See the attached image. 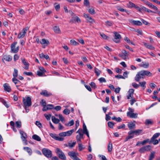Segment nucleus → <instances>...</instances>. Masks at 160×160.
<instances>
[{
	"instance_id": "13",
	"label": "nucleus",
	"mask_w": 160,
	"mask_h": 160,
	"mask_svg": "<svg viewBox=\"0 0 160 160\" xmlns=\"http://www.w3.org/2000/svg\"><path fill=\"white\" fill-rule=\"evenodd\" d=\"M17 44V42H14L12 43L11 45V49L12 51L14 53L17 52L19 49V47L15 48V45Z\"/></svg>"
},
{
	"instance_id": "25",
	"label": "nucleus",
	"mask_w": 160,
	"mask_h": 160,
	"mask_svg": "<svg viewBox=\"0 0 160 160\" xmlns=\"http://www.w3.org/2000/svg\"><path fill=\"white\" fill-rule=\"evenodd\" d=\"M23 149L24 150H26L30 155H31L32 154V150L29 147H24L23 148Z\"/></svg>"
},
{
	"instance_id": "20",
	"label": "nucleus",
	"mask_w": 160,
	"mask_h": 160,
	"mask_svg": "<svg viewBox=\"0 0 160 160\" xmlns=\"http://www.w3.org/2000/svg\"><path fill=\"white\" fill-rule=\"evenodd\" d=\"M143 44L144 46L147 48L151 50H153L155 49V48L151 45L148 44L147 43L143 42Z\"/></svg>"
},
{
	"instance_id": "37",
	"label": "nucleus",
	"mask_w": 160,
	"mask_h": 160,
	"mask_svg": "<svg viewBox=\"0 0 160 160\" xmlns=\"http://www.w3.org/2000/svg\"><path fill=\"white\" fill-rule=\"evenodd\" d=\"M12 81L15 83V84H20L21 83V82L18 80L16 78H13L12 79Z\"/></svg>"
},
{
	"instance_id": "46",
	"label": "nucleus",
	"mask_w": 160,
	"mask_h": 160,
	"mask_svg": "<svg viewBox=\"0 0 160 160\" xmlns=\"http://www.w3.org/2000/svg\"><path fill=\"white\" fill-rule=\"evenodd\" d=\"M78 150L79 151H81L85 148L81 143H79L78 144Z\"/></svg>"
},
{
	"instance_id": "58",
	"label": "nucleus",
	"mask_w": 160,
	"mask_h": 160,
	"mask_svg": "<svg viewBox=\"0 0 160 160\" xmlns=\"http://www.w3.org/2000/svg\"><path fill=\"white\" fill-rule=\"evenodd\" d=\"M126 127L125 125V124H122L120 126H118L117 127L118 129H124Z\"/></svg>"
},
{
	"instance_id": "53",
	"label": "nucleus",
	"mask_w": 160,
	"mask_h": 160,
	"mask_svg": "<svg viewBox=\"0 0 160 160\" xmlns=\"http://www.w3.org/2000/svg\"><path fill=\"white\" fill-rule=\"evenodd\" d=\"M50 136L53 139L56 140L58 136L56 134L54 133H50Z\"/></svg>"
},
{
	"instance_id": "49",
	"label": "nucleus",
	"mask_w": 160,
	"mask_h": 160,
	"mask_svg": "<svg viewBox=\"0 0 160 160\" xmlns=\"http://www.w3.org/2000/svg\"><path fill=\"white\" fill-rule=\"evenodd\" d=\"M117 9L119 11L122 12H124L125 11V9L122 8L121 7L119 6H118L116 7Z\"/></svg>"
},
{
	"instance_id": "18",
	"label": "nucleus",
	"mask_w": 160,
	"mask_h": 160,
	"mask_svg": "<svg viewBox=\"0 0 160 160\" xmlns=\"http://www.w3.org/2000/svg\"><path fill=\"white\" fill-rule=\"evenodd\" d=\"M128 126L129 130H132V129L135 128L136 124L132 122H129L128 123Z\"/></svg>"
},
{
	"instance_id": "10",
	"label": "nucleus",
	"mask_w": 160,
	"mask_h": 160,
	"mask_svg": "<svg viewBox=\"0 0 160 160\" xmlns=\"http://www.w3.org/2000/svg\"><path fill=\"white\" fill-rule=\"evenodd\" d=\"M151 146L150 145L144 146L139 149V152L141 153H144L146 151H150L151 149Z\"/></svg>"
},
{
	"instance_id": "34",
	"label": "nucleus",
	"mask_w": 160,
	"mask_h": 160,
	"mask_svg": "<svg viewBox=\"0 0 160 160\" xmlns=\"http://www.w3.org/2000/svg\"><path fill=\"white\" fill-rule=\"evenodd\" d=\"M54 32L57 33H59L60 32V30L59 27L55 26L53 28Z\"/></svg>"
},
{
	"instance_id": "41",
	"label": "nucleus",
	"mask_w": 160,
	"mask_h": 160,
	"mask_svg": "<svg viewBox=\"0 0 160 160\" xmlns=\"http://www.w3.org/2000/svg\"><path fill=\"white\" fill-rule=\"evenodd\" d=\"M108 125L110 128H113L114 125V123L113 122H112L109 121L108 122Z\"/></svg>"
},
{
	"instance_id": "29",
	"label": "nucleus",
	"mask_w": 160,
	"mask_h": 160,
	"mask_svg": "<svg viewBox=\"0 0 160 160\" xmlns=\"http://www.w3.org/2000/svg\"><path fill=\"white\" fill-rule=\"evenodd\" d=\"M52 122L55 124L59 123V120L58 119L56 118L55 117L52 116Z\"/></svg>"
},
{
	"instance_id": "5",
	"label": "nucleus",
	"mask_w": 160,
	"mask_h": 160,
	"mask_svg": "<svg viewBox=\"0 0 160 160\" xmlns=\"http://www.w3.org/2000/svg\"><path fill=\"white\" fill-rule=\"evenodd\" d=\"M139 75H141L142 78H144V76L146 75L148 77H151L152 76V74L149 71L147 70H142L139 72Z\"/></svg>"
},
{
	"instance_id": "56",
	"label": "nucleus",
	"mask_w": 160,
	"mask_h": 160,
	"mask_svg": "<svg viewBox=\"0 0 160 160\" xmlns=\"http://www.w3.org/2000/svg\"><path fill=\"white\" fill-rule=\"evenodd\" d=\"M35 124L37 125L39 128H42V124L39 122L36 121L35 122Z\"/></svg>"
},
{
	"instance_id": "50",
	"label": "nucleus",
	"mask_w": 160,
	"mask_h": 160,
	"mask_svg": "<svg viewBox=\"0 0 160 160\" xmlns=\"http://www.w3.org/2000/svg\"><path fill=\"white\" fill-rule=\"evenodd\" d=\"M45 73L43 72H42L40 71H38L37 72V75L39 77H42L43 76V75Z\"/></svg>"
},
{
	"instance_id": "43",
	"label": "nucleus",
	"mask_w": 160,
	"mask_h": 160,
	"mask_svg": "<svg viewBox=\"0 0 160 160\" xmlns=\"http://www.w3.org/2000/svg\"><path fill=\"white\" fill-rule=\"evenodd\" d=\"M1 102H2V103L7 108H8L9 106V105L7 103V102L6 101L3 99H1Z\"/></svg>"
},
{
	"instance_id": "31",
	"label": "nucleus",
	"mask_w": 160,
	"mask_h": 160,
	"mask_svg": "<svg viewBox=\"0 0 160 160\" xmlns=\"http://www.w3.org/2000/svg\"><path fill=\"white\" fill-rule=\"evenodd\" d=\"M146 82L145 81L142 82H139V85L141 87H142L143 89H144L146 87Z\"/></svg>"
},
{
	"instance_id": "1",
	"label": "nucleus",
	"mask_w": 160,
	"mask_h": 160,
	"mask_svg": "<svg viewBox=\"0 0 160 160\" xmlns=\"http://www.w3.org/2000/svg\"><path fill=\"white\" fill-rule=\"evenodd\" d=\"M142 130L141 129H137L135 130H130L128 132V136L126 138L125 141L126 142L129 139L134 138V135L138 136L140 135Z\"/></svg>"
},
{
	"instance_id": "44",
	"label": "nucleus",
	"mask_w": 160,
	"mask_h": 160,
	"mask_svg": "<svg viewBox=\"0 0 160 160\" xmlns=\"http://www.w3.org/2000/svg\"><path fill=\"white\" fill-rule=\"evenodd\" d=\"M74 121L73 120H72L68 123L66 124L65 125L67 126H71L74 124Z\"/></svg>"
},
{
	"instance_id": "2",
	"label": "nucleus",
	"mask_w": 160,
	"mask_h": 160,
	"mask_svg": "<svg viewBox=\"0 0 160 160\" xmlns=\"http://www.w3.org/2000/svg\"><path fill=\"white\" fill-rule=\"evenodd\" d=\"M42 151V154L47 158H50L52 156V152L50 150L45 148H43Z\"/></svg>"
},
{
	"instance_id": "14",
	"label": "nucleus",
	"mask_w": 160,
	"mask_h": 160,
	"mask_svg": "<svg viewBox=\"0 0 160 160\" xmlns=\"http://www.w3.org/2000/svg\"><path fill=\"white\" fill-rule=\"evenodd\" d=\"M40 94L46 97H49L52 95V93L47 90H43L40 93Z\"/></svg>"
},
{
	"instance_id": "28",
	"label": "nucleus",
	"mask_w": 160,
	"mask_h": 160,
	"mask_svg": "<svg viewBox=\"0 0 160 160\" xmlns=\"http://www.w3.org/2000/svg\"><path fill=\"white\" fill-rule=\"evenodd\" d=\"M32 138L38 141H41V138L36 134L33 135L32 136Z\"/></svg>"
},
{
	"instance_id": "48",
	"label": "nucleus",
	"mask_w": 160,
	"mask_h": 160,
	"mask_svg": "<svg viewBox=\"0 0 160 160\" xmlns=\"http://www.w3.org/2000/svg\"><path fill=\"white\" fill-rule=\"evenodd\" d=\"M95 72L97 76H99L101 72V71L96 68H95Z\"/></svg>"
},
{
	"instance_id": "8",
	"label": "nucleus",
	"mask_w": 160,
	"mask_h": 160,
	"mask_svg": "<svg viewBox=\"0 0 160 160\" xmlns=\"http://www.w3.org/2000/svg\"><path fill=\"white\" fill-rule=\"evenodd\" d=\"M114 34V37L113 39V41L116 43H119L120 41V40L122 38L121 35L117 32H115Z\"/></svg>"
},
{
	"instance_id": "4",
	"label": "nucleus",
	"mask_w": 160,
	"mask_h": 160,
	"mask_svg": "<svg viewBox=\"0 0 160 160\" xmlns=\"http://www.w3.org/2000/svg\"><path fill=\"white\" fill-rule=\"evenodd\" d=\"M122 53V54H119L118 56L119 57L124 60L128 59V56L129 54V52H127L125 50H123Z\"/></svg>"
},
{
	"instance_id": "11",
	"label": "nucleus",
	"mask_w": 160,
	"mask_h": 160,
	"mask_svg": "<svg viewBox=\"0 0 160 160\" xmlns=\"http://www.w3.org/2000/svg\"><path fill=\"white\" fill-rule=\"evenodd\" d=\"M83 17L86 19L88 22L93 23L95 22L94 20L90 16L89 14L84 13Z\"/></svg>"
},
{
	"instance_id": "59",
	"label": "nucleus",
	"mask_w": 160,
	"mask_h": 160,
	"mask_svg": "<svg viewBox=\"0 0 160 160\" xmlns=\"http://www.w3.org/2000/svg\"><path fill=\"white\" fill-rule=\"evenodd\" d=\"M83 133L88 131L87 129L86 126L84 123H83Z\"/></svg>"
},
{
	"instance_id": "38",
	"label": "nucleus",
	"mask_w": 160,
	"mask_h": 160,
	"mask_svg": "<svg viewBox=\"0 0 160 160\" xmlns=\"http://www.w3.org/2000/svg\"><path fill=\"white\" fill-rule=\"evenodd\" d=\"M155 152H152L150 155L149 160H152L155 157Z\"/></svg>"
},
{
	"instance_id": "51",
	"label": "nucleus",
	"mask_w": 160,
	"mask_h": 160,
	"mask_svg": "<svg viewBox=\"0 0 160 160\" xmlns=\"http://www.w3.org/2000/svg\"><path fill=\"white\" fill-rule=\"evenodd\" d=\"M63 112L64 114L66 115H68L70 113V110L68 109H65Z\"/></svg>"
},
{
	"instance_id": "27",
	"label": "nucleus",
	"mask_w": 160,
	"mask_h": 160,
	"mask_svg": "<svg viewBox=\"0 0 160 160\" xmlns=\"http://www.w3.org/2000/svg\"><path fill=\"white\" fill-rule=\"evenodd\" d=\"M139 72H138V73L136 74L135 77V80L138 82H139L140 81V79L142 78L141 75H139Z\"/></svg>"
},
{
	"instance_id": "62",
	"label": "nucleus",
	"mask_w": 160,
	"mask_h": 160,
	"mask_svg": "<svg viewBox=\"0 0 160 160\" xmlns=\"http://www.w3.org/2000/svg\"><path fill=\"white\" fill-rule=\"evenodd\" d=\"M98 80L101 83H102V82H106V79L104 78H101L99 79Z\"/></svg>"
},
{
	"instance_id": "24",
	"label": "nucleus",
	"mask_w": 160,
	"mask_h": 160,
	"mask_svg": "<svg viewBox=\"0 0 160 160\" xmlns=\"http://www.w3.org/2000/svg\"><path fill=\"white\" fill-rule=\"evenodd\" d=\"M112 146L111 141L109 142L108 146V152H111L112 150Z\"/></svg>"
},
{
	"instance_id": "17",
	"label": "nucleus",
	"mask_w": 160,
	"mask_h": 160,
	"mask_svg": "<svg viewBox=\"0 0 160 160\" xmlns=\"http://www.w3.org/2000/svg\"><path fill=\"white\" fill-rule=\"evenodd\" d=\"M130 22L135 25L141 26L142 25V23L139 21H135L133 20H131L130 21Z\"/></svg>"
},
{
	"instance_id": "54",
	"label": "nucleus",
	"mask_w": 160,
	"mask_h": 160,
	"mask_svg": "<svg viewBox=\"0 0 160 160\" xmlns=\"http://www.w3.org/2000/svg\"><path fill=\"white\" fill-rule=\"evenodd\" d=\"M46 106L48 110L54 108V106L52 104H48Z\"/></svg>"
},
{
	"instance_id": "39",
	"label": "nucleus",
	"mask_w": 160,
	"mask_h": 160,
	"mask_svg": "<svg viewBox=\"0 0 160 160\" xmlns=\"http://www.w3.org/2000/svg\"><path fill=\"white\" fill-rule=\"evenodd\" d=\"M18 70L14 69V72L13 73V78H16L18 75Z\"/></svg>"
},
{
	"instance_id": "30",
	"label": "nucleus",
	"mask_w": 160,
	"mask_h": 160,
	"mask_svg": "<svg viewBox=\"0 0 160 160\" xmlns=\"http://www.w3.org/2000/svg\"><path fill=\"white\" fill-rule=\"evenodd\" d=\"M39 55L41 58H45L46 59L49 58V56L48 55H44L43 53L39 54Z\"/></svg>"
},
{
	"instance_id": "6",
	"label": "nucleus",
	"mask_w": 160,
	"mask_h": 160,
	"mask_svg": "<svg viewBox=\"0 0 160 160\" xmlns=\"http://www.w3.org/2000/svg\"><path fill=\"white\" fill-rule=\"evenodd\" d=\"M75 131L74 129H72L66 132H62L59 134V135L60 137H65L66 136H70L72 133Z\"/></svg>"
},
{
	"instance_id": "16",
	"label": "nucleus",
	"mask_w": 160,
	"mask_h": 160,
	"mask_svg": "<svg viewBox=\"0 0 160 160\" xmlns=\"http://www.w3.org/2000/svg\"><path fill=\"white\" fill-rule=\"evenodd\" d=\"M21 60L22 62V63L25 65V66L23 68L25 69L26 70H28V69L29 67V63L26 61V60L25 58H21Z\"/></svg>"
},
{
	"instance_id": "9",
	"label": "nucleus",
	"mask_w": 160,
	"mask_h": 160,
	"mask_svg": "<svg viewBox=\"0 0 160 160\" xmlns=\"http://www.w3.org/2000/svg\"><path fill=\"white\" fill-rule=\"evenodd\" d=\"M28 29V27H26L22 29L21 31L18 34V38L19 39L23 38L25 36L26 32Z\"/></svg>"
},
{
	"instance_id": "45",
	"label": "nucleus",
	"mask_w": 160,
	"mask_h": 160,
	"mask_svg": "<svg viewBox=\"0 0 160 160\" xmlns=\"http://www.w3.org/2000/svg\"><path fill=\"white\" fill-rule=\"evenodd\" d=\"M149 141H150L149 139L148 138V139H147L143 140V141H142V142H141L140 144L143 145L148 142L149 143Z\"/></svg>"
},
{
	"instance_id": "55",
	"label": "nucleus",
	"mask_w": 160,
	"mask_h": 160,
	"mask_svg": "<svg viewBox=\"0 0 160 160\" xmlns=\"http://www.w3.org/2000/svg\"><path fill=\"white\" fill-rule=\"evenodd\" d=\"M142 1L144 2L150 8L151 7L152 5V3H150L148 1H145L144 0V1Z\"/></svg>"
},
{
	"instance_id": "15",
	"label": "nucleus",
	"mask_w": 160,
	"mask_h": 160,
	"mask_svg": "<svg viewBox=\"0 0 160 160\" xmlns=\"http://www.w3.org/2000/svg\"><path fill=\"white\" fill-rule=\"evenodd\" d=\"M20 133L21 135V138L23 141H25L26 144H27V141L26 138H27V135L26 133L22 131H20Z\"/></svg>"
},
{
	"instance_id": "26",
	"label": "nucleus",
	"mask_w": 160,
	"mask_h": 160,
	"mask_svg": "<svg viewBox=\"0 0 160 160\" xmlns=\"http://www.w3.org/2000/svg\"><path fill=\"white\" fill-rule=\"evenodd\" d=\"M160 135V132H157L154 134L152 137L151 138V141H152V140H154V139H155L156 138H158Z\"/></svg>"
},
{
	"instance_id": "23",
	"label": "nucleus",
	"mask_w": 160,
	"mask_h": 160,
	"mask_svg": "<svg viewBox=\"0 0 160 160\" xmlns=\"http://www.w3.org/2000/svg\"><path fill=\"white\" fill-rule=\"evenodd\" d=\"M40 43L42 45L46 44V45H48L49 44V41L44 38L42 39L41 41L40 42Z\"/></svg>"
},
{
	"instance_id": "36",
	"label": "nucleus",
	"mask_w": 160,
	"mask_h": 160,
	"mask_svg": "<svg viewBox=\"0 0 160 160\" xmlns=\"http://www.w3.org/2000/svg\"><path fill=\"white\" fill-rule=\"evenodd\" d=\"M70 43L71 45L75 46H77L79 44V43L74 40H71L70 41Z\"/></svg>"
},
{
	"instance_id": "35",
	"label": "nucleus",
	"mask_w": 160,
	"mask_h": 160,
	"mask_svg": "<svg viewBox=\"0 0 160 160\" xmlns=\"http://www.w3.org/2000/svg\"><path fill=\"white\" fill-rule=\"evenodd\" d=\"M159 142V140H158L157 139H154V140H152V141H151V139H150V141L149 142V144H151L152 143L154 145H156Z\"/></svg>"
},
{
	"instance_id": "42",
	"label": "nucleus",
	"mask_w": 160,
	"mask_h": 160,
	"mask_svg": "<svg viewBox=\"0 0 160 160\" xmlns=\"http://www.w3.org/2000/svg\"><path fill=\"white\" fill-rule=\"evenodd\" d=\"M88 12L91 14H94L95 13L94 9L93 7H92L91 8L88 9Z\"/></svg>"
},
{
	"instance_id": "19",
	"label": "nucleus",
	"mask_w": 160,
	"mask_h": 160,
	"mask_svg": "<svg viewBox=\"0 0 160 160\" xmlns=\"http://www.w3.org/2000/svg\"><path fill=\"white\" fill-rule=\"evenodd\" d=\"M3 87L4 88V90L5 91L8 92H10L11 91L10 87L9 86L8 84L7 83L4 84L3 85Z\"/></svg>"
},
{
	"instance_id": "7",
	"label": "nucleus",
	"mask_w": 160,
	"mask_h": 160,
	"mask_svg": "<svg viewBox=\"0 0 160 160\" xmlns=\"http://www.w3.org/2000/svg\"><path fill=\"white\" fill-rule=\"evenodd\" d=\"M23 103L24 106H30L32 105V102L31 98L29 97H28L26 99L23 98Z\"/></svg>"
},
{
	"instance_id": "64",
	"label": "nucleus",
	"mask_w": 160,
	"mask_h": 160,
	"mask_svg": "<svg viewBox=\"0 0 160 160\" xmlns=\"http://www.w3.org/2000/svg\"><path fill=\"white\" fill-rule=\"evenodd\" d=\"M132 85L133 86V87L135 88H138L139 86V85L138 84H137L135 82L132 83Z\"/></svg>"
},
{
	"instance_id": "32",
	"label": "nucleus",
	"mask_w": 160,
	"mask_h": 160,
	"mask_svg": "<svg viewBox=\"0 0 160 160\" xmlns=\"http://www.w3.org/2000/svg\"><path fill=\"white\" fill-rule=\"evenodd\" d=\"M153 122L150 119H146L145 122V124L146 125H152L153 124Z\"/></svg>"
},
{
	"instance_id": "60",
	"label": "nucleus",
	"mask_w": 160,
	"mask_h": 160,
	"mask_svg": "<svg viewBox=\"0 0 160 160\" xmlns=\"http://www.w3.org/2000/svg\"><path fill=\"white\" fill-rule=\"evenodd\" d=\"M84 86L90 92L92 91V89L88 85H86L84 84Z\"/></svg>"
},
{
	"instance_id": "61",
	"label": "nucleus",
	"mask_w": 160,
	"mask_h": 160,
	"mask_svg": "<svg viewBox=\"0 0 160 160\" xmlns=\"http://www.w3.org/2000/svg\"><path fill=\"white\" fill-rule=\"evenodd\" d=\"M59 117L60 120L62 122H63L65 121V119L62 114H60L59 115Z\"/></svg>"
},
{
	"instance_id": "40",
	"label": "nucleus",
	"mask_w": 160,
	"mask_h": 160,
	"mask_svg": "<svg viewBox=\"0 0 160 160\" xmlns=\"http://www.w3.org/2000/svg\"><path fill=\"white\" fill-rule=\"evenodd\" d=\"M135 4L132 2H130L129 3L127 4V5L128 7L129 8H132L134 7L135 6Z\"/></svg>"
},
{
	"instance_id": "22",
	"label": "nucleus",
	"mask_w": 160,
	"mask_h": 160,
	"mask_svg": "<svg viewBox=\"0 0 160 160\" xmlns=\"http://www.w3.org/2000/svg\"><path fill=\"white\" fill-rule=\"evenodd\" d=\"M2 60H5L7 61L10 62L12 61V57L9 55H5L3 56Z\"/></svg>"
},
{
	"instance_id": "47",
	"label": "nucleus",
	"mask_w": 160,
	"mask_h": 160,
	"mask_svg": "<svg viewBox=\"0 0 160 160\" xmlns=\"http://www.w3.org/2000/svg\"><path fill=\"white\" fill-rule=\"evenodd\" d=\"M24 74L26 75L27 76H33V73L31 72H27L26 71H24L23 72Z\"/></svg>"
},
{
	"instance_id": "33",
	"label": "nucleus",
	"mask_w": 160,
	"mask_h": 160,
	"mask_svg": "<svg viewBox=\"0 0 160 160\" xmlns=\"http://www.w3.org/2000/svg\"><path fill=\"white\" fill-rule=\"evenodd\" d=\"M83 4L86 7H90V3L89 0H84Z\"/></svg>"
},
{
	"instance_id": "12",
	"label": "nucleus",
	"mask_w": 160,
	"mask_h": 160,
	"mask_svg": "<svg viewBox=\"0 0 160 160\" xmlns=\"http://www.w3.org/2000/svg\"><path fill=\"white\" fill-rule=\"evenodd\" d=\"M68 154L70 158L73 160H81L77 156L75 152L72 151L69 152H68Z\"/></svg>"
},
{
	"instance_id": "63",
	"label": "nucleus",
	"mask_w": 160,
	"mask_h": 160,
	"mask_svg": "<svg viewBox=\"0 0 160 160\" xmlns=\"http://www.w3.org/2000/svg\"><path fill=\"white\" fill-rule=\"evenodd\" d=\"M40 103L41 105L43 106H46V102L45 101H44L43 99L40 102Z\"/></svg>"
},
{
	"instance_id": "21",
	"label": "nucleus",
	"mask_w": 160,
	"mask_h": 160,
	"mask_svg": "<svg viewBox=\"0 0 160 160\" xmlns=\"http://www.w3.org/2000/svg\"><path fill=\"white\" fill-rule=\"evenodd\" d=\"M137 113H130L129 112H127V116L128 117H129L130 118H137L138 117Z\"/></svg>"
},
{
	"instance_id": "52",
	"label": "nucleus",
	"mask_w": 160,
	"mask_h": 160,
	"mask_svg": "<svg viewBox=\"0 0 160 160\" xmlns=\"http://www.w3.org/2000/svg\"><path fill=\"white\" fill-rule=\"evenodd\" d=\"M16 126L17 128H20L21 127V121H17L16 122Z\"/></svg>"
},
{
	"instance_id": "3",
	"label": "nucleus",
	"mask_w": 160,
	"mask_h": 160,
	"mask_svg": "<svg viewBox=\"0 0 160 160\" xmlns=\"http://www.w3.org/2000/svg\"><path fill=\"white\" fill-rule=\"evenodd\" d=\"M58 154V157L62 160H66V157L62 151L59 148H57L55 151Z\"/></svg>"
},
{
	"instance_id": "57",
	"label": "nucleus",
	"mask_w": 160,
	"mask_h": 160,
	"mask_svg": "<svg viewBox=\"0 0 160 160\" xmlns=\"http://www.w3.org/2000/svg\"><path fill=\"white\" fill-rule=\"evenodd\" d=\"M141 66L145 68H147L149 67V63L148 62H145L142 64Z\"/></svg>"
}]
</instances>
